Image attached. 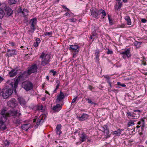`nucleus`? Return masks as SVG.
Instances as JSON below:
<instances>
[{"label":"nucleus","instance_id":"f257e3e1","mask_svg":"<svg viewBox=\"0 0 147 147\" xmlns=\"http://www.w3.org/2000/svg\"><path fill=\"white\" fill-rule=\"evenodd\" d=\"M18 110H10L8 112L6 108L1 110L0 113V131H3L7 129L5 123L6 122L7 117L14 118L17 115L21 116V114Z\"/></svg>","mask_w":147,"mask_h":147},{"label":"nucleus","instance_id":"f03ea898","mask_svg":"<svg viewBox=\"0 0 147 147\" xmlns=\"http://www.w3.org/2000/svg\"><path fill=\"white\" fill-rule=\"evenodd\" d=\"M28 75H29L27 72L26 71H25L17 77L13 84H13H11L13 88L14 89L15 91H16V89L18 86L19 82L24 80Z\"/></svg>","mask_w":147,"mask_h":147},{"label":"nucleus","instance_id":"7ed1b4c3","mask_svg":"<svg viewBox=\"0 0 147 147\" xmlns=\"http://www.w3.org/2000/svg\"><path fill=\"white\" fill-rule=\"evenodd\" d=\"M40 58H42L41 61L42 65L45 66L49 63L51 57L49 54L45 55L44 53H42L40 56Z\"/></svg>","mask_w":147,"mask_h":147},{"label":"nucleus","instance_id":"20e7f679","mask_svg":"<svg viewBox=\"0 0 147 147\" xmlns=\"http://www.w3.org/2000/svg\"><path fill=\"white\" fill-rule=\"evenodd\" d=\"M12 92L13 91L10 88H3L0 92V96H1L4 99H6L12 94Z\"/></svg>","mask_w":147,"mask_h":147},{"label":"nucleus","instance_id":"39448f33","mask_svg":"<svg viewBox=\"0 0 147 147\" xmlns=\"http://www.w3.org/2000/svg\"><path fill=\"white\" fill-rule=\"evenodd\" d=\"M4 9L5 12V14L8 16H11L13 14V11L8 5L5 3L3 4L2 6L1 7Z\"/></svg>","mask_w":147,"mask_h":147},{"label":"nucleus","instance_id":"423d86ee","mask_svg":"<svg viewBox=\"0 0 147 147\" xmlns=\"http://www.w3.org/2000/svg\"><path fill=\"white\" fill-rule=\"evenodd\" d=\"M38 69V66L36 64H33L31 66L28 68L26 71L29 75H30L32 73H36L37 72Z\"/></svg>","mask_w":147,"mask_h":147},{"label":"nucleus","instance_id":"0eeeda50","mask_svg":"<svg viewBox=\"0 0 147 147\" xmlns=\"http://www.w3.org/2000/svg\"><path fill=\"white\" fill-rule=\"evenodd\" d=\"M22 86L26 90L28 91L32 89L33 84L30 82L26 81L23 83Z\"/></svg>","mask_w":147,"mask_h":147},{"label":"nucleus","instance_id":"6e6552de","mask_svg":"<svg viewBox=\"0 0 147 147\" xmlns=\"http://www.w3.org/2000/svg\"><path fill=\"white\" fill-rule=\"evenodd\" d=\"M42 116H40L38 119V116H35V118L33 119V122H36L37 119L36 124L34 126V127H35L36 128H37L40 125L41 123H42L44 122V120L42 119Z\"/></svg>","mask_w":147,"mask_h":147},{"label":"nucleus","instance_id":"1a4fd4ad","mask_svg":"<svg viewBox=\"0 0 147 147\" xmlns=\"http://www.w3.org/2000/svg\"><path fill=\"white\" fill-rule=\"evenodd\" d=\"M130 51V49L127 48L125 50L123 51L120 53V54L123 55V57L124 59H125L126 57L129 58L131 56Z\"/></svg>","mask_w":147,"mask_h":147},{"label":"nucleus","instance_id":"9d476101","mask_svg":"<svg viewBox=\"0 0 147 147\" xmlns=\"http://www.w3.org/2000/svg\"><path fill=\"white\" fill-rule=\"evenodd\" d=\"M7 105L9 107L14 108L17 105L18 103L16 100L15 98H13L7 102Z\"/></svg>","mask_w":147,"mask_h":147},{"label":"nucleus","instance_id":"9b49d317","mask_svg":"<svg viewBox=\"0 0 147 147\" xmlns=\"http://www.w3.org/2000/svg\"><path fill=\"white\" fill-rule=\"evenodd\" d=\"M20 116L17 115V117L13 118V123L17 126L19 125L22 123V120L20 117Z\"/></svg>","mask_w":147,"mask_h":147},{"label":"nucleus","instance_id":"f8f14e48","mask_svg":"<svg viewBox=\"0 0 147 147\" xmlns=\"http://www.w3.org/2000/svg\"><path fill=\"white\" fill-rule=\"evenodd\" d=\"M142 112L139 110H134L132 113V118L134 119H137L140 117V113Z\"/></svg>","mask_w":147,"mask_h":147},{"label":"nucleus","instance_id":"ddd939ff","mask_svg":"<svg viewBox=\"0 0 147 147\" xmlns=\"http://www.w3.org/2000/svg\"><path fill=\"white\" fill-rule=\"evenodd\" d=\"M17 100L20 105L24 107L26 106V102L24 98L22 97L18 96Z\"/></svg>","mask_w":147,"mask_h":147},{"label":"nucleus","instance_id":"4468645a","mask_svg":"<svg viewBox=\"0 0 147 147\" xmlns=\"http://www.w3.org/2000/svg\"><path fill=\"white\" fill-rule=\"evenodd\" d=\"M16 52L15 49L10 50L9 49H7V52L6 53L7 56L8 57H11L13 55H16Z\"/></svg>","mask_w":147,"mask_h":147},{"label":"nucleus","instance_id":"2eb2a0df","mask_svg":"<svg viewBox=\"0 0 147 147\" xmlns=\"http://www.w3.org/2000/svg\"><path fill=\"white\" fill-rule=\"evenodd\" d=\"M89 115L86 113H83L80 117L77 116V118H78L80 121H84L88 118Z\"/></svg>","mask_w":147,"mask_h":147},{"label":"nucleus","instance_id":"dca6fc26","mask_svg":"<svg viewBox=\"0 0 147 147\" xmlns=\"http://www.w3.org/2000/svg\"><path fill=\"white\" fill-rule=\"evenodd\" d=\"M80 47L77 45H72L70 46L69 50L71 52H75L76 51H79Z\"/></svg>","mask_w":147,"mask_h":147},{"label":"nucleus","instance_id":"f3484780","mask_svg":"<svg viewBox=\"0 0 147 147\" xmlns=\"http://www.w3.org/2000/svg\"><path fill=\"white\" fill-rule=\"evenodd\" d=\"M137 124L139 125H140V126L142 127V129H143V128L144 127L146 128H147V125H145V121L143 119H142L140 121L138 122Z\"/></svg>","mask_w":147,"mask_h":147},{"label":"nucleus","instance_id":"a211bd4d","mask_svg":"<svg viewBox=\"0 0 147 147\" xmlns=\"http://www.w3.org/2000/svg\"><path fill=\"white\" fill-rule=\"evenodd\" d=\"M102 128L104 130L103 132L106 134L108 136V137H110V136L109 135V132L108 125L106 124L105 125L102 127Z\"/></svg>","mask_w":147,"mask_h":147},{"label":"nucleus","instance_id":"6ab92c4d","mask_svg":"<svg viewBox=\"0 0 147 147\" xmlns=\"http://www.w3.org/2000/svg\"><path fill=\"white\" fill-rule=\"evenodd\" d=\"M62 108L61 105L59 104H57L56 105L54 106L53 108V110L55 112H58Z\"/></svg>","mask_w":147,"mask_h":147},{"label":"nucleus","instance_id":"aec40b11","mask_svg":"<svg viewBox=\"0 0 147 147\" xmlns=\"http://www.w3.org/2000/svg\"><path fill=\"white\" fill-rule=\"evenodd\" d=\"M123 130L121 129H118L114 131L113 133V134L115 136H119L121 134V132Z\"/></svg>","mask_w":147,"mask_h":147},{"label":"nucleus","instance_id":"412c9836","mask_svg":"<svg viewBox=\"0 0 147 147\" xmlns=\"http://www.w3.org/2000/svg\"><path fill=\"white\" fill-rule=\"evenodd\" d=\"M61 125L60 124H59L57 125L56 128V134L59 135L62 134V132L61 130Z\"/></svg>","mask_w":147,"mask_h":147},{"label":"nucleus","instance_id":"4be33fe9","mask_svg":"<svg viewBox=\"0 0 147 147\" xmlns=\"http://www.w3.org/2000/svg\"><path fill=\"white\" fill-rule=\"evenodd\" d=\"M18 70L15 71L14 69H12L9 73V75L10 77H13L16 75L18 72Z\"/></svg>","mask_w":147,"mask_h":147},{"label":"nucleus","instance_id":"5701e85b","mask_svg":"<svg viewBox=\"0 0 147 147\" xmlns=\"http://www.w3.org/2000/svg\"><path fill=\"white\" fill-rule=\"evenodd\" d=\"M99 11L98 10H96L95 11H92L91 13V14L95 18H99L98 15Z\"/></svg>","mask_w":147,"mask_h":147},{"label":"nucleus","instance_id":"b1692460","mask_svg":"<svg viewBox=\"0 0 147 147\" xmlns=\"http://www.w3.org/2000/svg\"><path fill=\"white\" fill-rule=\"evenodd\" d=\"M30 126L31 125L29 123L26 124L22 125L21 126V128L22 129L26 131H27L30 127Z\"/></svg>","mask_w":147,"mask_h":147},{"label":"nucleus","instance_id":"393cba45","mask_svg":"<svg viewBox=\"0 0 147 147\" xmlns=\"http://www.w3.org/2000/svg\"><path fill=\"white\" fill-rule=\"evenodd\" d=\"M37 20L36 18L31 19L29 23L31 24L30 26H35L37 23Z\"/></svg>","mask_w":147,"mask_h":147},{"label":"nucleus","instance_id":"a878e982","mask_svg":"<svg viewBox=\"0 0 147 147\" xmlns=\"http://www.w3.org/2000/svg\"><path fill=\"white\" fill-rule=\"evenodd\" d=\"M65 96L63 93L60 91V94L57 96V101H60L65 98Z\"/></svg>","mask_w":147,"mask_h":147},{"label":"nucleus","instance_id":"bb28decb","mask_svg":"<svg viewBox=\"0 0 147 147\" xmlns=\"http://www.w3.org/2000/svg\"><path fill=\"white\" fill-rule=\"evenodd\" d=\"M86 138V136L84 133L82 134L80 138L79 144H81L82 142L85 141Z\"/></svg>","mask_w":147,"mask_h":147},{"label":"nucleus","instance_id":"cd10ccee","mask_svg":"<svg viewBox=\"0 0 147 147\" xmlns=\"http://www.w3.org/2000/svg\"><path fill=\"white\" fill-rule=\"evenodd\" d=\"M124 19L127 21V24L128 25H130L131 24V20L129 16H126L124 17Z\"/></svg>","mask_w":147,"mask_h":147},{"label":"nucleus","instance_id":"c85d7f7f","mask_svg":"<svg viewBox=\"0 0 147 147\" xmlns=\"http://www.w3.org/2000/svg\"><path fill=\"white\" fill-rule=\"evenodd\" d=\"M99 12L100 13L102 14L101 16L102 19H104L105 18V17L106 15V13L105 11L104 10L101 9L99 10Z\"/></svg>","mask_w":147,"mask_h":147},{"label":"nucleus","instance_id":"c756f323","mask_svg":"<svg viewBox=\"0 0 147 147\" xmlns=\"http://www.w3.org/2000/svg\"><path fill=\"white\" fill-rule=\"evenodd\" d=\"M17 12L18 13H22L24 17L26 16V15L24 13V11H23L21 7H20L18 9Z\"/></svg>","mask_w":147,"mask_h":147},{"label":"nucleus","instance_id":"7c9ffc66","mask_svg":"<svg viewBox=\"0 0 147 147\" xmlns=\"http://www.w3.org/2000/svg\"><path fill=\"white\" fill-rule=\"evenodd\" d=\"M134 121L132 120H129L127 124V126L129 127L130 126H133L134 125Z\"/></svg>","mask_w":147,"mask_h":147},{"label":"nucleus","instance_id":"2f4dec72","mask_svg":"<svg viewBox=\"0 0 147 147\" xmlns=\"http://www.w3.org/2000/svg\"><path fill=\"white\" fill-rule=\"evenodd\" d=\"M36 29V28L35 26H30V28L29 31L31 33H33L34 32V31Z\"/></svg>","mask_w":147,"mask_h":147},{"label":"nucleus","instance_id":"473e14b6","mask_svg":"<svg viewBox=\"0 0 147 147\" xmlns=\"http://www.w3.org/2000/svg\"><path fill=\"white\" fill-rule=\"evenodd\" d=\"M37 109L40 112L43 111V106L42 105H38L37 107Z\"/></svg>","mask_w":147,"mask_h":147},{"label":"nucleus","instance_id":"72a5a7b5","mask_svg":"<svg viewBox=\"0 0 147 147\" xmlns=\"http://www.w3.org/2000/svg\"><path fill=\"white\" fill-rule=\"evenodd\" d=\"M5 15V13L4 11L0 9V19H2Z\"/></svg>","mask_w":147,"mask_h":147},{"label":"nucleus","instance_id":"f704fd0d","mask_svg":"<svg viewBox=\"0 0 147 147\" xmlns=\"http://www.w3.org/2000/svg\"><path fill=\"white\" fill-rule=\"evenodd\" d=\"M141 61H142V63L141 64V65H143L144 66L146 65V58L143 57L142 59L141 60Z\"/></svg>","mask_w":147,"mask_h":147},{"label":"nucleus","instance_id":"c9c22d12","mask_svg":"<svg viewBox=\"0 0 147 147\" xmlns=\"http://www.w3.org/2000/svg\"><path fill=\"white\" fill-rule=\"evenodd\" d=\"M18 0H9L8 3L10 5H13L16 3Z\"/></svg>","mask_w":147,"mask_h":147},{"label":"nucleus","instance_id":"e433bc0d","mask_svg":"<svg viewBox=\"0 0 147 147\" xmlns=\"http://www.w3.org/2000/svg\"><path fill=\"white\" fill-rule=\"evenodd\" d=\"M100 52V51L99 50H95V57H99Z\"/></svg>","mask_w":147,"mask_h":147},{"label":"nucleus","instance_id":"4c0bfd02","mask_svg":"<svg viewBox=\"0 0 147 147\" xmlns=\"http://www.w3.org/2000/svg\"><path fill=\"white\" fill-rule=\"evenodd\" d=\"M117 2L118 7L117 8V9L118 10V9H120L122 5V2H121V1H118Z\"/></svg>","mask_w":147,"mask_h":147},{"label":"nucleus","instance_id":"58836bf2","mask_svg":"<svg viewBox=\"0 0 147 147\" xmlns=\"http://www.w3.org/2000/svg\"><path fill=\"white\" fill-rule=\"evenodd\" d=\"M85 99L89 103L91 104H95L92 101L91 99H90L89 98H85Z\"/></svg>","mask_w":147,"mask_h":147},{"label":"nucleus","instance_id":"ea45409f","mask_svg":"<svg viewBox=\"0 0 147 147\" xmlns=\"http://www.w3.org/2000/svg\"><path fill=\"white\" fill-rule=\"evenodd\" d=\"M52 34V32L51 31L50 32H44V35L45 36H51Z\"/></svg>","mask_w":147,"mask_h":147},{"label":"nucleus","instance_id":"a19ab883","mask_svg":"<svg viewBox=\"0 0 147 147\" xmlns=\"http://www.w3.org/2000/svg\"><path fill=\"white\" fill-rule=\"evenodd\" d=\"M10 143L9 141L6 140L4 141V144L5 146H9Z\"/></svg>","mask_w":147,"mask_h":147},{"label":"nucleus","instance_id":"79ce46f5","mask_svg":"<svg viewBox=\"0 0 147 147\" xmlns=\"http://www.w3.org/2000/svg\"><path fill=\"white\" fill-rule=\"evenodd\" d=\"M108 18L109 22V23L110 25H113V21L112 20H111L109 16V15H108Z\"/></svg>","mask_w":147,"mask_h":147},{"label":"nucleus","instance_id":"37998d69","mask_svg":"<svg viewBox=\"0 0 147 147\" xmlns=\"http://www.w3.org/2000/svg\"><path fill=\"white\" fill-rule=\"evenodd\" d=\"M117 84L119 86H121L123 87H125L126 86V85L125 84H121V82H118L117 83Z\"/></svg>","mask_w":147,"mask_h":147},{"label":"nucleus","instance_id":"c03bdc74","mask_svg":"<svg viewBox=\"0 0 147 147\" xmlns=\"http://www.w3.org/2000/svg\"><path fill=\"white\" fill-rule=\"evenodd\" d=\"M126 113L127 116L131 117H132V113H131L128 110Z\"/></svg>","mask_w":147,"mask_h":147},{"label":"nucleus","instance_id":"a18cd8bd","mask_svg":"<svg viewBox=\"0 0 147 147\" xmlns=\"http://www.w3.org/2000/svg\"><path fill=\"white\" fill-rule=\"evenodd\" d=\"M135 45L137 47H140L141 45V43L140 42L136 41L135 42Z\"/></svg>","mask_w":147,"mask_h":147},{"label":"nucleus","instance_id":"49530a36","mask_svg":"<svg viewBox=\"0 0 147 147\" xmlns=\"http://www.w3.org/2000/svg\"><path fill=\"white\" fill-rule=\"evenodd\" d=\"M61 6H62V7L63 9H65V10H64V11H70L69 9L68 8H67L64 5H62Z\"/></svg>","mask_w":147,"mask_h":147},{"label":"nucleus","instance_id":"de8ad7c7","mask_svg":"<svg viewBox=\"0 0 147 147\" xmlns=\"http://www.w3.org/2000/svg\"><path fill=\"white\" fill-rule=\"evenodd\" d=\"M96 35L97 33L96 32V31L95 30L93 31L91 34V35H92V36H93L94 37L96 36Z\"/></svg>","mask_w":147,"mask_h":147},{"label":"nucleus","instance_id":"09e8293b","mask_svg":"<svg viewBox=\"0 0 147 147\" xmlns=\"http://www.w3.org/2000/svg\"><path fill=\"white\" fill-rule=\"evenodd\" d=\"M113 52L111 50H110L109 49H108V51L107 52V54H113Z\"/></svg>","mask_w":147,"mask_h":147},{"label":"nucleus","instance_id":"8fccbe9b","mask_svg":"<svg viewBox=\"0 0 147 147\" xmlns=\"http://www.w3.org/2000/svg\"><path fill=\"white\" fill-rule=\"evenodd\" d=\"M99 57H95L94 59L95 60V62L98 64L99 63Z\"/></svg>","mask_w":147,"mask_h":147},{"label":"nucleus","instance_id":"3c124183","mask_svg":"<svg viewBox=\"0 0 147 147\" xmlns=\"http://www.w3.org/2000/svg\"><path fill=\"white\" fill-rule=\"evenodd\" d=\"M50 73H52L53 74V76H55L57 73V71H54L53 70H52L50 71Z\"/></svg>","mask_w":147,"mask_h":147},{"label":"nucleus","instance_id":"603ef678","mask_svg":"<svg viewBox=\"0 0 147 147\" xmlns=\"http://www.w3.org/2000/svg\"><path fill=\"white\" fill-rule=\"evenodd\" d=\"M79 51H76L74 52L73 55V58H75L76 56V54L78 53Z\"/></svg>","mask_w":147,"mask_h":147},{"label":"nucleus","instance_id":"864d4df0","mask_svg":"<svg viewBox=\"0 0 147 147\" xmlns=\"http://www.w3.org/2000/svg\"><path fill=\"white\" fill-rule=\"evenodd\" d=\"M78 98V96H76V97L74 98L72 100L71 104L72 103H74L77 100V98Z\"/></svg>","mask_w":147,"mask_h":147},{"label":"nucleus","instance_id":"5fc2aeb1","mask_svg":"<svg viewBox=\"0 0 147 147\" xmlns=\"http://www.w3.org/2000/svg\"><path fill=\"white\" fill-rule=\"evenodd\" d=\"M56 83L57 84V85L56 86L58 87L59 86L60 84V81L59 80H57L56 81Z\"/></svg>","mask_w":147,"mask_h":147},{"label":"nucleus","instance_id":"6e6d98bb","mask_svg":"<svg viewBox=\"0 0 147 147\" xmlns=\"http://www.w3.org/2000/svg\"><path fill=\"white\" fill-rule=\"evenodd\" d=\"M38 43L35 42H34L33 45L34 47H36L38 46Z\"/></svg>","mask_w":147,"mask_h":147},{"label":"nucleus","instance_id":"4d7b16f0","mask_svg":"<svg viewBox=\"0 0 147 147\" xmlns=\"http://www.w3.org/2000/svg\"><path fill=\"white\" fill-rule=\"evenodd\" d=\"M88 88L91 91H92V90L94 88L90 85L88 86Z\"/></svg>","mask_w":147,"mask_h":147},{"label":"nucleus","instance_id":"13d9d810","mask_svg":"<svg viewBox=\"0 0 147 147\" xmlns=\"http://www.w3.org/2000/svg\"><path fill=\"white\" fill-rule=\"evenodd\" d=\"M35 42H36L38 43L39 44L40 42V38H36V39L35 40Z\"/></svg>","mask_w":147,"mask_h":147},{"label":"nucleus","instance_id":"bf43d9fd","mask_svg":"<svg viewBox=\"0 0 147 147\" xmlns=\"http://www.w3.org/2000/svg\"><path fill=\"white\" fill-rule=\"evenodd\" d=\"M141 22L143 23H145L146 22L147 20L144 18L142 19L141 20Z\"/></svg>","mask_w":147,"mask_h":147},{"label":"nucleus","instance_id":"052dcab7","mask_svg":"<svg viewBox=\"0 0 147 147\" xmlns=\"http://www.w3.org/2000/svg\"><path fill=\"white\" fill-rule=\"evenodd\" d=\"M9 44L12 46H14L15 45V43L13 42H9Z\"/></svg>","mask_w":147,"mask_h":147},{"label":"nucleus","instance_id":"680f3d73","mask_svg":"<svg viewBox=\"0 0 147 147\" xmlns=\"http://www.w3.org/2000/svg\"><path fill=\"white\" fill-rule=\"evenodd\" d=\"M23 11H24V13H25V12H26L27 13H28V10L27 9H25V8L24 9H23Z\"/></svg>","mask_w":147,"mask_h":147},{"label":"nucleus","instance_id":"e2e57ef3","mask_svg":"<svg viewBox=\"0 0 147 147\" xmlns=\"http://www.w3.org/2000/svg\"><path fill=\"white\" fill-rule=\"evenodd\" d=\"M104 77L106 78L107 79H108V80H109V79L110 78L109 76L108 75H106L104 76Z\"/></svg>","mask_w":147,"mask_h":147},{"label":"nucleus","instance_id":"0e129e2a","mask_svg":"<svg viewBox=\"0 0 147 147\" xmlns=\"http://www.w3.org/2000/svg\"><path fill=\"white\" fill-rule=\"evenodd\" d=\"M107 82L109 84L110 86L111 87H112V85H111V82L109 80H108L107 81Z\"/></svg>","mask_w":147,"mask_h":147},{"label":"nucleus","instance_id":"69168bd1","mask_svg":"<svg viewBox=\"0 0 147 147\" xmlns=\"http://www.w3.org/2000/svg\"><path fill=\"white\" fill-rule=\"evenodd\" d=\"M64 15L66 16H70V14L68 12H66L65 14Z\"/></svg>","mask_w":147,"mask_h":147},{"label":"nucleus","instance_id":"338daca9","mask_svg":"<svg viewBox=\"0 0 147 147\" xmlns=\"http://www.w3.org/2000/svg\"><path fill=\"white\" fill-rule=\"evenodd\" d=\"M58 87L56 86L55 89L54 90L53 92L54 93H56L57 92V90L58 89Z\"/></svg>","mask_w":147,"mask_h":147},{"label":"nucleus","instance_id":"774afa93","mask_svg":"<svg viewBox=\"0 0 147 147\" xmlns=\"http://www.w3.org/2000/svg\"><path fill=\"white\" fill-rule=\"evenodd\" d=\"M4 80V78L0 75V83L1 82Z\"/></svg>","mask_w":147,"mask_h":147}]
</instances>
